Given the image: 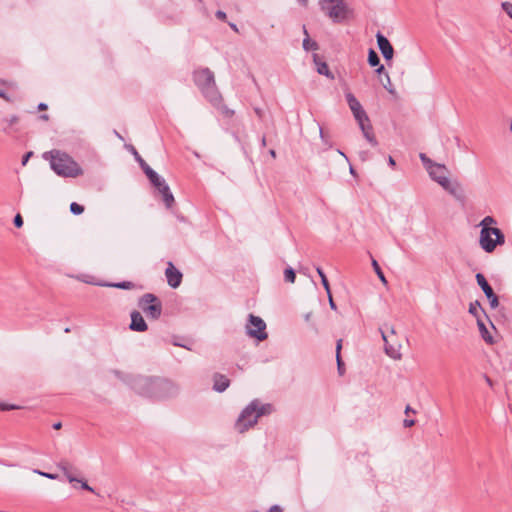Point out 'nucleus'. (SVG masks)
Returning <instances> with one entry per match:
<instances>
[{"label": "nucleus", "mask_w": 512, "mask_h": 512, "mask_svg": "<svg viewBox=\"0 0 512 512\" xmlns=\"http://www.w3.org/2000/svg\"><path fill=\"white\" fill-rule=\"evenodd\" d=\"M314 61L317 65V72L321 75H325L330 79H334V75L330 72L328 65L325 62L317 60V55H314Z\"/></svg>", "instance_id": "obj_23"}, {"label": "nucleus", "mask_w": 512, "mask_h": 512, "mask_svg": "<svg viewBox=\"0 0 512 512\" xmlns=\"http://www.w3.org/2000/svg\"><path fill=\"white\" fill-rule=\"evenodd\" d=\"M497 224V221L494 217L492 216H485L481 222L479 223V226L481 227V230L480 231H483V238H486V235H488V233H496L497 232V227H493V225H496Z\"/></svg>", "instance_id": "obj_18"}, {"label": "nucleus", "mask_w": 512, "mask_h": 512, "mask_svg": "<svg viewBox=\"0 0 512 512\" xmlns=\"http://www.w3.org/2000/svg\"><path fill=\"white\" fill-rule=\"evenodd\" d=\"M13 223H14L15 227L21 228L23 226L22 216L20 214H16V216L14 217Z\"/></svg>", "instance_id": "obj_36"}, {"label": "nucleus", "mask_w": 512, "mask_h": 512, "mask_svg": "<svg viewBox=\"0 0 512 512\" xmlns=\"http://www.w3.org/2000/svg\"><path fill=\"white\" fill-rule=\"evenodd\" d=\"M152 386L151 398L155 399H164L174 396L178 391L172 381L160 377H154V384Z\"/></svg>", "instance_id": "obj_7"}, {"label": "nucleus", "mask_w": 512, "mask_h": 512, "mask_svg": "<svg viewBox=\"0 0 512 512\" xmlns=\"http://www.w3.org/2000/svg\"><path fill=\"white\" fill-rule=\"evenodd\" d=\"M387 334L390 336V338H393L395 336V329L393 327H390L389 328V333L387 332Z\"/></svg>", "instance_id": "obj_55"}, {"label": "nucleus", "mask_w": 512, "mask_h": 512, "mask_svg": "<svg viewBox=\"0 0 512 512\" xmlns=\"http://www.w3.org/2000/svg\"><path fill=\"white\" fill-rule=\"evenodd\" d=\"M5 121H7L9 126H12L18 122V117L16 115H13V116L5 119Z\"/></svg>", "instance_id": "obj_43"}, {"label": "nucleus", "mask_w": 512, "mask_h": 512, "mask_svg": "<svg viewBox=\"0 0 512 512\" xmlns=\"http://www.w3.org/2000/svg\"><path fill=\"white\" fill-rule=\"evenodd\" d=\"M18 408L15 405L0 403V411H9Z\"/></svg>", "instance_id": "obj_41"}, {"label": "nucleus", "mask_w": 512, "mask_h": 512, "mask_svg": "<svg viewBox=\"0 0 512 512\" xmlns=\"http://www.w3.org/2000/svg\"><path fill=\"white\" fill-rule=\"evenodd\" d=\"M283 509L279 505H273L269 508L268 512H282Z\"/></svg>", "instance_id": "obj_48"}, {"label": "nucleus", "mask_w": 512, "mask_h": 512, "mask_svg": "<svg viewBox=\"0 0 512 512\" xmlns=\"http://www.w3.org/2000/svg\"><path fill=\"white\" fill-rule=\"evenodd\" d=\"M476 282L484 292L485 296L487 297L490 307L492 309H495L499 305V299L498 296L494 293L492 287L486 280L485 276L482 273H477L476 276Z\"/></svg>", "instance_id": "obj_11"}, {"label": "nucleus", "mask_w": 512, "mask_h": 512, "mask_svg": "<svg viewBox=\"0 0 512 512\" xmlns=\"http://www.w3.org/2000/svg\"><path fill=\"white\" fill-rule=\"evenodd\" d=\"M345 97H346L347 104L352 112L362 108V105L360 104V102L357 100V98L351 92H347L345 94Z\"/></svg>", "instance_id": "obj_24"}, {"label": "nucleus", "mask_w": 512, "mask_h": 512, "mask_svg": "<svg viewBox=\"0 0 512 512\" xmlns=\"http://www.w3.org/2000/svg\"><path fill=\"white\" fill-rule=\"evenodd\" d=\"M229 25H230V27H231L234 31L238 32V28H237L236 24H234V23H230Z\"/></svg>", "instance_id": "obj_63"}, {"label": "nucleus", "mask_w": 512, "mask_h": 512, "mask_svg": "<svg viewBox=\"0 0 512 512\" xmlns=\"http://www.w3.org/2000/svg\"><path fill=\"white\" fill-rule=\"evenodd\" d=\"M70 211L74 215H80L84 212V207L76 202L70 204Z\"/></svg>", "instance_id": "obj_32"}, {"label": "nucleus", "mask_w": 512, "mask_h": 512, "mask_svg": "<svg viewBox=\"0 0 512 512\" xmlns=\"http://www.w3.org/2000/svg\"><path fill=\"white\" fill-rule=\"evenodd\" d=\"M372 267H373L375 273L377 274L378 278L381 280V282L384 284H387L385 275H384L380 265L378 264V262L375 259H372Z\"/></svg>", "instance_id": "obj_29"}, {"label": "nucleus", "mask_w": 512, "mask_h": 512, "mask_svg": "<svg viewBox=\"0 0 512 512\" xmlns=\"http://www.w3.org/2000/svg\"><path fill=\"white\" fill-rule=\"evenodd\" d=\"M213 380V389L217 392H224L229 387L230 381L225 375L216 373Z\"/></svg>", "instance_id": "obj_19"}, {"label": "nucleus", "mask_w": 512, "mask_h": 512, "mask_svg": "<svg viewBox=\"0 0 512 512\" xmlns=\"http://www.w3.org/2000/svg\"><path fill=\"white\" fill-rule=\"evenodd\" d=\"M321 283L324 287V289L326 290L327 294L330 295V285H329V282H328V279L326 276H322V279H321Z\"/></svg>", "instance_id": "obj_40"}, {"label": "nucleus", "mask_w": 512, "mask_h": 512, "mask_svg": "<svg viewBox=\"0 0 512 512\" xmlns=\"http://www.w3.org/2000/svg\"><path fill=\"white\" fill-rule=\"evenodd\" d=\"M367 61L371 67H377L380 64V58H379L378 54L376 53V51L372 48H370L368 51Z\"/></svg>", "instance_id": "obj_28"}, {"label": "nucleus", "mask_w": 512, "mask_h": 512, "mask_svg": "<svg viewBox=\"0 0 512 512\" xmlns=\"http://www.w3.org/2000/svg\"><path fill=\"white\" fill-rule=\"evenodd\" d=\"M501 7L506 12V14L512 19V3L503 2L501 4Z\"/></svg>", "instance_id": "obj_34"}, {"label": "nucleus", "mask_w": 512, "mask_h": 512, "mask_svg": "<svg viewBox=\"0 0 512 512\" xmlns=\"http://www.w3.org/2000/svg\"><path fill=\"white\" fill-rule=\"evenodd\" d=\"M255 114L258 116L259 119H262L264 116V112L261 108L255 107L254 108Z\"/></svg>", "instance_id": "obj_49"}, {"label": "nucleus", "mask_w": 512, "mask_h": 512, "mask_svg": "<svg viewBox=\"0 0 512 512\" xmlns=\"http://www.w3.org/2000/svg\"><path fill=\"white\" fill-rule=\"evenodd\" d=\"M193 81L212 106L220 105L222 95L216 86L214 73L209 68L195 70L193 72Z\"/></svg>", "instance_id": "obj_2"}, {"label": "nucleus", "mask_w": 512, "mask_h": 512, "mask_svg": "<svg viewBox=\"0 0 512 512\" xmlns=\"http://www.w3.org/2000/svg\"><path fill=\"white\" fill-rule=\"evenodd\" d=\"M130 150L133 153L135 160L139 163L141 169L148 177L151 184L158 190V192L162 195L163 201L167 208H170L174 203V196L170 191V188L166 181L160 177L147 163L146 161L139 155L134 146H130Z\"/></svg>", "instance_id": "obj_4"}, {"label": "nucleus", "mask_w": 512, "mask_h": 512, "mask_svg": "<svg viewBox=\"0 0 512 512\" xmlns=\"http://www.w3.org/2000/svg\"><path fill=\"white\" fill-rule=\"evenodd\" d=\"M384 71H385V68H384V66H383L382 64H379V65L377 66V69L375 70V72H376L377 74H381V73H383Z\"/></svg>", "instance_id": "obj_53"}, {"label": "nucleus", "mask_w": 512, "mask_h": 512, "mask_svg": "<svg viewBox=\"0 0 512 512\" xmlns=\"http://www.w3.org/2000/svg\"><path fill=\"white\" fill-rule=\"evenodd\" d=\"M215 108L219 109L221 111V113L225 116V117H232L234 115V111L229 109L226 105L223 104V100L220 102V105L219 106H214Z\"/></svg>", "instance_id": "obj_31"}, {"label": "nucleus", "mask_w": 512, "mask_h": 512, "mask_svg": "<svg viewBox=\"0 0 512 512\" xmlns=\"http://www.w3.org/2000/svg\"><path fill=\"white\" fill-rule=\"evenodd\" d=\"M137 304L149 320H158L161 317L163 305L155 294L145 293L138 299Z\"/></svg>", "instance_id": "obj_5"}, {"label": "nucleus", "mask_w": 512, "mask_h": 512, "mask_svg": "<svg viewBox=\"0 0 512 512\" xmlns=\"http://www.w3.org/2000/svg\"><path fill=\"white\" fill-rule=\"evenodd\" d=\"M483 377H484V379H485L486 383L488 384V386H489L490 388H493V387H494V382H493V380H492L488 375H486V374H485Z\"/></svg>", "instance_id": "obj_50"}, {"label": "nucleus", "mask_w": 512, "mask_h": 512, "mask_svg": "<svg viewBox=\"0 0 512 512\" xmlns=\"http://www.w3.org/2000/svg\"><path fill=\"white\" fill-rule=\"evenodd\" d=\"M38 109H39V110H46V109H47V104H45V103H40V104L38 105Z\"/></svg>", "instance_id": "obj_58"}, {"label": "nucleus", "mask_w": 512, "mask_h": 512, "mask_svg": "<svg viewBox=\"0 0 512 512\" xmlns=\"http://www.w3.org/2000/svg\"><path fill=\"white\" fill-rule=\"evenodd\" d=\"M35 473H38L39 475L41 476H44L48 479H57L58 478V475L57 474H53V473H47V472H42V471H39V470H35Z\"/></svg>", "instance_id": "obj_37"}, {"label": "nucleus", "mask_w": 512, "mask_h": 512, "mask_svg": "<svg viewBox=\"0 0 512 512\" xmlns=\"http://www.w3.org/2000/svg\"><path fill=\"white\" fill-rule=\"evenodd\" d=\"M380 333L384 341L385 353L393 359H400V344L394 343L393 338H390V336L387 334V331H384L383 329L380 328Z\"/></svg>", "instance_id": "obj_12"}, {"label": "nucleus", "mask_w": 512, "mask_h": 512, "mask_svg": "<svg viewBox=\"0 0 512 512\" xmlns=\"http://www.w3.org/2000/svg\"><path fill=\"white\" fill-rule=\"evenodd\" d=\"M45 160L50 161L51 169L61 177H77L83 171L76 161L67 153L59 150H51L43 154Z\"/></svg>", "instance_id": "obj_1"}, {"label": "nucleus", "mask_w": 512, "mask_h": 512, "mask_svg": "<svg viewBox=\"0 0 512 512\" xmlns=\"http://www.w3.org/2000/svg\"><path fill=\"white\" fill-rule=\"evenodd\" d=\"M130 317L131 323L129 325V328L132 331L144 332L148 329L147 323L145 322L142 314L139 311L133 310L130 314Z\"/></svg>", "instance_id": "obj_16"}, {"label": "nucleus", "mask_w": 512, "mask_h": 512, "mask_svg": "<svg viewBox=\"0 0 512 512\" xmlns=\"http://www.w3.org/2000/svg\"><path fill=\"white\" fill-rule=\"evenodd\" d=\"M328 298H329V305H330L331 309L335 310L336 309V304H335V302H334V300L332 298V295L331 294L328 295Z\"/></svg>", "instance_id": "obj_52"}, {"label": "nucleus", "mask_w": 512, "mask_h": 512, "mask_svg": "<svg viewBox=\"0 0 512 512\" xmlns=\"http://www.w3.org/2000/svg\"><path fill=\"white\" fill-rule=\"evenodd\" d=\"M61 426H62L61 422H57V423L53 424V428L56 429V430L60 429Z\"/></svg>", "instance_id": "obj_59"}, {"label": "nucleus", "mask_w": 512, "mask_h": 512, "mask_svg": "<svg viewBox=\"0 0 512 512\" xmlns=\"http://www.w3.org/2000/svg\"><path fill=\"white\" fill-rule=\"evenodd\" d=\"M352 113H353V116L358 124L369 121V117H368L366 111L363 109V107L358 110L353 111Z\"/></svg>", "instance_id": "obj_27"}, {"label": "nucleus", "mask_w": 512, "mask_h": 512, "mask_svg": "<svg viewBox=\"0 0 512 512\" xmlns=\"http://www.w3.org/2000/svg\"><path fill=\"white\" fill-rule=\"evenodd\" d=\"M153 384L154 377L136 376L131 380V387L136 393L150 398Z\"/></svg>", "instance_id": "obj_10"}, {"label": "nucleus", "mask_w": 512, "mask_h": 512, "mask_svg": "<svg viewBox=\"0 0 512 512\" xmlns=\"http://www.w3.org/2000/svg\"><path fill=\"white\" fill-rule=\"evenodd\" d=\"M266 323L262 318L255 316L253 314L249 315V325H247V334L255 338L259 341H264L267 339L268 334L265 331Z\"/></svg>", "instance_id": "obj_9"}, {"label": "nucleus", "mask_w": 512, "mask_h": 512, "mask_svg": "<svg viewBox=\"0 0 512 512\" xmlns=\"http://www.w3.org/2000/svg\"><path fill=\"white\" fill-rule=\"evenodd\" d=\"M57 466L62 472H66L67 469H70V464L65 460L60 461Z\"/></svg>", "instance_id": "obj_38"}, {"label": "nucleus", "mask_w": 512, "mask_h": 512, "mask_svg": "<svg viewBox=\"0 0 512 512\" xmlns=\"http://www.w3.org/2000/svg\"><path fill=\"white\" fill-rule=\"evenodd\" d=\"M437 183L454 197H462L463 191L458 182H452L447 176H437Z\"/></svg>", "instance_id": "obj_13"}, {"label": "nucleus", "mask_w": 512, "mask_h": 512, "mask_svg": "<svg viewBox=\"0 0 512 512\" xmlns=\"http://www.w3.org/2000/svg\"><path fill=\"white\" fill-rule=\"evenodd\" d=\"M384 88L387 89L389 91V93H393L394 90L390 87H388L386 84H384Z\"/></svg>", "instance_id": "obj_64"}, {"label": "nucleus", "mask_w": 512, "mask_h": 512, "mask_svg": "<svg viewBox=\"0 0 512 512\" xmlns=\"http://www.w3.org/2000/svg\"><path fill=\"white\" fill-rule=\"evenodd\" d=\"M303 33L305 35V38L303 39V49L305 51H315L318 50L319 46L316 41L311 40L308 34V31L306 29V26H303Z\"/></svg>", "instance_id": "obj_22"}, {"label": "nucleus", "mask_w": 512, "mask_h": 512, "mask_svg": "<svg viewBox=\"0 0 512 512\" xmlns=\"http://www.w3.org/2000/svg\"><path fill=\"white\" fill-rule=\"evenodd\" d=\"M57 466L62 472H66L67 469H70V464L65 460L60 461Z\"/></svg>", "instance_id": "obj_39"}, {"label": "nucleus", "mask_w": 512, "mask_h": 512, "mask_svg": "<svg viewBox=\"0 0 512 512\" xmlns=\"http://www.w3.org/2000/svg\"><path fill=\"white\" fill-rule=\"evenodd\" d=\"M0 97H1V98H4L5 100H8V99H9V98H8V96H7V94H6V92H5V91H3V90H1V89H0Z\"/></svg>", "instance_id": "obj_57"}, {"label": "nucleus", "mask_w": 512, "mask_h": 512, "mask_svg": "<svg viewBox=\"0 0 512 512\" xmlns=\"http://www.w3.org/2000/svg\"><path fill=\"white\" fill-rule=\"evenodd\" d=\"M319 5L333 22L339 23L346 18L347 6L344 0H320Z\"/></svg>", "instance_id": "obj_6"}, {"label": "nucleus", "mask_w": 512, "mask_h": 512, "mask_svg": "<svg viewBox=\"0 0 512 512\" xmlns=\"http://www.w3.org/2000/svg\"><path fill=\"white\" fill-rule=\"evenodd\" d=\"M419 157L427 170H428V166H434L436 164L430 158H428L426 156V154H424V153H420Z\"/></svg>", "instance_id": "obj_33"}, {"label": "nucleus", "mask_w": 512, "mask_h": 512, "mask_svg": "<svg viewBox=\"0 0 512 512\" xmlns=\"http://www.w3.org/2000/svg\"><path fill=\"white\" fill-rule=\"evenodd\" d=\"M104 286L108 287H114L118 289H124V290H130L135 287V284L131 281H122V282H116V283H105Z\"/></svg>", "instance_id": "obj_26"}, {"label": "nucleus", "mask_w": 512, "mask_h": 512, "mask_svg": "<svg viewBox=\"0 0 512 512\" xmlns=\"http://www.w3.org/2000/svg\"><path fill=\"white\" fill-rule=\"evenodd\" d=\"M388 164L391 166V167H395L396 165V162L394 160V158L392 156H389L388 157Z\"/></svg>", "instance_id": "obj_54"}, {"label": "nucleus", "mask_w": 512, "mask_h": 512, "mask_svg": "<svg viewBox=\"0 0 512 512\" xmlns=\"http://www.w3.org/2000/svg\"><path fill=\"white\" fill-rule=\"evenodd\" d=\"M316 271H317V273H318V275L320 276L321 279H322V276H326L325 273L323 272V270L320 267H317Z\"/></svg>", "instance_id": "obj_56"}, {"label": "nucleus", "mask_w": 512, "mask_h": 512, "mask_svg": "<svg viewBox=\"0 0 512 512\" xmlns=\"http://www.w3.org/2000/svg\"><path fill=\"white\" fill-rule=\"evenodd\" d=\"M477 326L483 340L488 344H493L494 339L492 335L489 333L484 321L481 318H478Z\"/></svg>", "instance_id": "obj_20"}, {"label": "nucleus", "mask_w": 512, "mask_h": 512, "mask_svg": "<svg viewBox=\"0 0 512 512\" xmlns=\"http://www.w3.org/2000/svg\"><path fill=\"white\" fill-rule=\"evenodd\" d=\"M64 475L67 477L69 482L79 481L77 478L71 475L70 469H67L66 472H63Z\"/></svg>", "instance_id": "obj_45"}, {"label": "nucleus", "mask_w": 512, "mask_h": 512, "mask_svg": "<svg viewBox=\"0 0 512 512\" xmlns=\"http://www.w3.org/2000/svg\"><path fill=\"white\" fill-rule=\"evenodd\" d=\"M359 128L361 129L363 136L365 139L369 142V144L373 147H376L378 145V141L374 135L373 127L371 125L370 120L368 122H363L361 124H358Z\"/></svg>", "instance_id": "obj_17"}, {"label": "nucleus", "mask_w": 512, "mask_h": 512, "mask_svg": "<svg viewBox=\"0 0 512 512\" xmlns=\"http://www.w3.org/2000/svg\"><path fill=\"white\" fill-rule=\"evenodd\" d=\"M415 424V420L413 419H405L403 421L404 427H412Z\"/></svg>", "instance_id": "obj_47"}, {"label": "nucleus", "mask_w": 512, "mask_h": 512, "mask_svg": "<svg viewBox=\"0 0 512 512\" xmlns=\"http://www.w3.org/2000/svg\"><path fill=\"white\" fill-rule=\"evenodd\" d=\"M266 145H267L266 137H265V136H262V139H261V146H262V147H265Z\"/></svg>", "instance_id": "obj_62"}, {"label": "nucleus", "mask_w": 512, "mask_h": 512, "mask_svg": "<svg viewBox=\"0 0 512 512\" xmlns=\"http://www.w3.org/2000/svg\"><path fill=\"white\" fill-rule=\"evenodd\" d=\"M215 16L217 19L221 20V21H225L226 18H227V15L224 11L222 10H218L216 13H215Z\"/></svg>", "instance_id": "obj_42"}, {"label": "nucleus", "mask_w": 512, "mask_h": 512, "mask_svg": "<svg viewBox=\"0 0 512 512\" xmlns=\"http://www.w3.org/2000/svg\"><path fill=\"white\" fill-rule=\"evenodd\" d=\"M269 154L271 155L272 158H276V151L274 149H270Z\"/></svg>", "instance_id": "obj_61"}, {"label": "nucleus", "mask_w": 512, "mask_h": 512, "mask_svg": "<svg viewBox=\"0 0 512 512\" xmlns=\"http://www.w3.org/2000/svg\"><path fill=\"white\" fill-rule=\"evenodd\" d=\"M479 310H481L483 312V314L486 315L484 309L482 308V306L478 300L470 303L468 311L471 315H473L476 318L477 321H478V318H480Z\"/></svg>", "instance_id": "obj_25"}, {"label": "nucleus", "mask_w": 512, "mask_h": 512, "mask_svg": "<svg viewBox=\"0 0 512 512\" xmlns=\"http://www.w3.org/2000/svg\"><path fill=\"white\" fill-rule=\"evenodd\" d=\"M302 6L307 7L308 0H297Z\"/></svg>", "instance_id": "obj_60"}, {"label": "nucleus", "mask_w": 512, "mask_h": 512, "mask_svg": "<svg viewBox=\"0 0 512 512\" xmlns=\"http://www.w3.org/2000/svg\"><path fill=\"white\" fill-rule=\"evenodd\" d=\"M33 155V152L32 151H29L27 152L23 157H22V165L25 166L28 162V160L30 159V157H32Z\"/></svg>", "instance_id": "obj_44"}, {"label": "nucleus", "mask_w": 512, "mask_h": 512, "mask_svg": "<svg viewBox=\"0 0 512 512\" xmlns=\"http://www.w3.org/2000/svg\"><path fill=\"white\" fill-rule=\"evenodd\" d=\"M505 243V235L502 230L497 229L495 233H488L486 238H483V231H480L479 244L486 253H492L498 245Z\"/></svg>", "instance_id": "obj_8"}, {"label": "nucleus", "mask_w": 512, "mask_h": 512, "mask_svg": "<svg viewBox=\"0 0 512 512\" xmlns=\"http://www.w3.org/2000/svg\"><path fill=\"white\" fill-rule=\"evenodd\" d=\"M428 173L430 177L437 182V176H446V167L443 164H435L434 166H428Z\"/></svg>", "instance_id": "obj_21"}, {"label": "nucleus", "mask_w": 512, "mask_h": 512, "mask_svg": "<svg viewBox=\"0 0 512 512\" xmlns=\"http://www.w3.org/2000/svg\"><path fill=\"white\" fill-rule=\"evenodd\" d=\"M284 279L286 282L294 283L296 279V274L293 268L288 267L284 270Z\"/></svg>", "instance_id": "obj_30"}, {"label": "nucleus", "mask_w": 512, "mask_h": 512, "mask_svg": "<svg viewBox=\"0 0 512 512\" xmlns=\"http://www.w3.org/2000/svg\"><path fill=\"white\" fill-rule=\"evenodd\" d=\"M165 276L167 278V283L171 288H177L180 286L182 281V273L175 268L172 262H168L167 268L165 270Z\"/></svg>", "instance_id": "obj_15"}, {"label": "nucleus", "mask_w": 512, "mask_h": 512, "mask_svg": "<svg viewBox=\"0 0 512 512\" xmlns=\"http://www.w3.org/2000/svg\"><path fill=\"white\" fill-rule=\"evenodd\" d=\"M376 40H377L378 48H379L380 52L382 53L384 59L386 61L391 60L394 55V49H393V46L391 45L390 41L381 32H377Z\"/></svg>", "instance_id": "obj_14"}, {"label": "nucleus", "mask_w": 512, "mask_h": 512, "mask_svg": "<svg viewBox=\"0 0 512 512\" xmlns=\"http://www.w3.org/2000/svg\"><path fill=\"white\" fill-rule=\"evenodd\" d=\"M273 412L272 404H262L258 399L252 400L240 413L235 427L240 433H244L249 428L257 424L261 416L269 415Z\"/></svg>", "instance_id": "obj_3"}, {"label": "nucleus", "mask_w": 512, "mask_h": 512, "mask_svg": "<svg viewBox=\"0 0 512 512\" xmlns=\"http://www.w3.org/2000/svg\"><path fill=\"white\" fill-rule=\"evenodd\" d=\"M81 488L90 492H94V489L90 487L86 481H81Z\"/></svg>", "instance_id": "obj_46"}, {"label": "nucleus", "mask_w": 512, "mask_h": 512, "mask_svg": "<svg viewBox=\"0 0 512 512\" xmlns=\"http://www.w3.org/2000/svg\"><path fill=\"white\" fill-rule=\"evenodd\" d=\"M341 348H342V340L339 339L336 344V355H340Z\"/></svg>", "instance_id": "obj_51"}, {"label": "nucleus", "mask_w": 512, "mask_h": 512, "mask_svg": "<svg viewBox=\"0 0 512 512\" xmlns=\"http://www.w3.org/2000/svg\"><path fill=\"white\" fill-rule=\"evenodd\" d=\"M336 361H337V368L340 375L344 373V363L341 359L340 355H336Z\"/></svg>", "instance_id": "obj_35"}]
</instances>
